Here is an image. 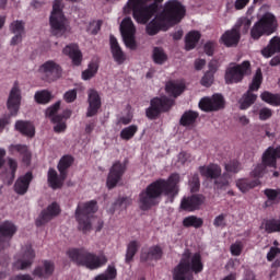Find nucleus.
<instances>
[{
	"label": "nucleus",
	"instance_id": "nucleus-1",
	"mask_svg": "<svg viewBox=\"0 0 280 280\" xmlns=\"http://www.w3.org/2000/svg\"><path fill=\"white\" fill-rule=\"evenodd\" d=\"M179 175L173 173L168 179H156L147 186L145 190H142L139 195L140 209L148 211L152 207L160 203V198L164 195L167 197L168 202L173 203L175 197L179 192L178 188Z\"/></svg>",
	"mask_w": 280,
	"mask_h": 280
},
{
	"label": "nucleus",
	"instance_id": "nucleus-2",
	"mask_svg": "<svg viewBox=\"0 0 280 280\" xmlns=\"http://www.w3.org/2000/svg\"><path fill=\"white\" fill-rule=\"evenodd\" d=\"M186 14L185 7L178 0H168L164 10L147 25L149 36H155L160 31L166 32L177 25Z\"/></svg>",
	"mask_w": 280,
	"mask_h": 280
},
{
	"label": "nucleus",
	"instance_id": "nucleus-3",
	"mask_svg": "<svg viewBox=\"0 0 280 280\" xmlns=\"http://www.w3.org/2000/svg\"><path fill=\"white\" fill-rule=\"evenodd\" d=\"M203 268L201 255L199 253L192 255L186 249L179 264L173 270V280H195L194 273H201Z\"/></svg>",
	"mask_w": 280,
	"mask_h": 280
},
{
	"label": "nucleus",
	"instance_id": "nucleus-4",
	"mask_svg": "<svg viewBox=\"0 0 280 280\" xmlns=\"http://www.w3.org/2000/svg\"><path fill=\"white\" fill-rule=\"evenodd\" d=\"M67 255L78 266H84L90 270H96L107 262V258L104 255L96 256L84 248L70 249Z\"/></svg>",
	"mask_w": 280,
	"mask_h": 280
},
{
	"label": "nucleus",
	"instance_id": "nucleus-5",
	"mask_svg": "<svg viewBox=\"0 0 280 280\" xmlns=\"http://www.w3.org/2000/svg\"><path fill=\"white\" fill-rule=\"evenodd\" d=\"M159 10V4L145 5V0H129L125 13L132 11L133 19L139 24H147Z\"/></svg>",
	"mask_w": 280,
	"mask_h": 280
},
{
	"label": "nucleus",
	"instance_id": "nucleus-6",
	"mask_svg": "<svg viewBox=\"0 0 280 280\" xmlns=\"http://www.w3.org/2000/svg\"><path fill=\"white\" fill-rule=\"evenodd\" d=\"M73 161H74L73 156L69 155V154L63 155L59 160L57 168H58L60 175H58V173H57V171H55V168H49V171L47 173V182H48L49 187L52 190L61 189L63 187V183L68 176L67 171L72 165Z\"/></svg>",
	"mask_w": 280,
	"mask_h": 280
},
{
	"label": "nucleus",
	"instance_id": "nucleus-7",
	"mask_svg": "<svg viewBox=\"0 0 280 280\" xmlns=\"http://www.w3.org/2000/svg\"><path fill=\"white\" fill-rule=\"evenodd\" d=\"M277 27L278 22L276 15L270 12H266L252 27V39L259 40L262 36H271L276 33Z\"/></svg>",
	"mask_w": 280,
	"mask_h": 280
},
{
	"label": "nucleus",
	"instance_id": "nucleus-8",
	"mask_svg": "<svg viewBox=\"0 0 280 280\" xmlns=\"http://www.w3.org/2000/svg\"><path fill=\"white\" fill-rule=\"evenodd\" d=\"M98 210L97 201L92 199L84 203H79L75 210V219L79 223V230L83 233H88L92 230L91 215Z\"/></svg>",
	"mask_w": 280,
	"mask_h": 280
},
{
	"label": "nucleus",
	"instance_id": "nucleus-9",
	"mask_svg": "<svg viewBox=\"0 0 280 280\" xmlns=\"http://www.w3.org/2000/svg\"><path fill=\"white\" fill-rule=\"evenodd\" d=\"M175 105V100L166 95L151 98L150 106L145 109V116L150 120H156L162 114L168 113Z\"/></svg>",
	"mask_w": 280,
	"mask_h": 280
},
{
	"label": "nucleus",
	"instance_id": "nucleus-10",
	"mask_svg": "<svg viewBox=\"0 0 280 280\" xmlns=\"http://www.w3.org/2000/svg\"><path fill=\"white\" fill-rule=\"evenodd\" d=\"M51 34L61 37L67 32V19L62 12V0H55L49 18Z\"/></svg>",
	"mask_w": 280,
	"mask_h": 280
},
{
	"label": "nucleus",
	"instance_id": "nucleus-11",
	"mask_svg": "<svg viewBox=\"0 0 280 280\" xmlns=\"http://www.w3.org/2000/svg\"><path fill=\"white\" fill-rule=\"evenodd\" d=\"M280 159V145L269 147L265 153L262 154V163H259L254 171H252L250 175L254 178H261L266 174L267 166L277 167V160Z\"/></svg>",
	"mask_w": 280,
	"mask_h": 280
},
{
	"label": "nucleus",
	"instance_id": "nucleus-12",
	"mask_svg": "<svg viewBox=\"0 0 280 280\" xmlns=\"http://www.w3.org/2000/svg\"><path fill=\"white\" fill-rule=\"evenodd\" d=\"M252 66L248 60H245L242 63L232 62L225 70V83L228 85L238 84L246 75H249Z\"/></svg>",
	"mask_w": 280,
	"mask_h": 280
},
{
	"label": "nucleus",
	"instance_id": "nucleus-13",
	"mask_svg": "<svg viewBox=\"0 0 280 280\" xmlns=\"http://www.w3.org/2000/svg\"><path fill=\"white\" fill-rule=\"evenodd\" d=\"M199 172L202 177L215 180V185L220 189L229 185V179H226V177H221L222 170L219 164L210 163L209 165H201L199 166Z\"/></svg>",
	"mask_w": 280,
	"mask_h": 280
},
{
	"label": "nucleus",
	"instance_id": "nucleus-14",
	"mask_svg": "<svg viewBox=\"0 0 280 280\" xmlns=\"http://www.w3.org/2000/svg\"><path fill=\"white\" fill-rule=\"evenodd\" d=\"M38 73L42 75L43 81L52 83L61 78L62 68L55 60H47L39 66Z\"/></svg>",
	"mask_w": 280,
	"mask_h": 280
},
{
	"label": "nucleus",
	"instance_id": "nucleus-15",
	"mask_svg": "<svg viewBox=\"0 0 280 280\" xmlns=\"http://www.w3.org/2000/svg\"><path fill=\"white\" fill-rule=\"evenodd\" d=\"M127 171V161H115L109 168V173L106 179V186L109 190L114 189L122 179Z\"/></svg>",
	"mask_w": 280,
	"mask_h": 280
},
{
	"label": "nucleus",
	"instance_id": "nucleus-16",
	"mask_svg": "<svg viewBox=\"0 0 280 280\" xmlns=\"http://www.w3.org/2000/svg\"><path fill=\"white\" fill-rule=\"evenodd\" d=\"M120 33L122 35L126 47L129 48L130 50H136L137 49V42L135 38L136 26L131 18L128 16L122 20L120 25Z\"/></svg>",
	"mask_w": 280,
	"mask_h": 280
},
{
	"label": "nucleus",
	"instance_id": "nucleus-17",
	"mask_svg": "<svg viewBox=\"0 0 280 280\" xmlns=\"http://www.w3.org/2000/svg\"><path fill=\"white\" fill-rule=\"evenodd\" d=\"M225 106V101L222 94H213L212 97H203L199 103L201 110L206 113L218 112L223 109Z\"/></svg>",
	"mask_w": 280,
	"mask_h": 280
},
{
	"label": "nucleus",
	"instance_id": "nucleus-18",
	"mask_svg": "<svg viewBox=\"0 0 280 280\" xmlns=\"http://www.w3.org/2000/svg\"><path fill=\"white\" fill-rule=\"evenodd\" d=\"M21 101H22L21 90L19 88V82L15 81L9 93V98L7 101V107L10 112V116H16L21 106Z\"/></svg>",
	"mask_w": 280,
	"mask_h": 280
},
{
	"label": "nucleus",
	"instance_id": "nucleus-19",
	"mask_svg": "<svg viewBox=\"0 0 280 280\" xmlns=\"http://www.w3.org/2000/svg\"><path fill=\"white\" fill-rule=\"evenodd\" d=\"M18 228L11 221H3L0 225V248L4 249L10 246V241L16 233Z\"/></svg>",
	"mask_w": 280,
	"mask_h": 280
},
{
	"label": "nucleus",
	"instance_id": "nucleus-20",
	"mask_svg": "<svg viewBox=\"0 0 280 280\" xmlns=\"http://www.w3.org/2000/svg\"><path fill=\"white\" fill-rule=\"evenodd\" d=\"M60 207L56 201L50 203L45 210H42L39 217L36 219L35 224L37 228L44 226L49 221H51L55 217L60 214Z\"/></svg>",
	"mask_w": 280,
	"mask_h": 280
},
{
	"label": "nucleus",
	"instance_id": "nucleus-21",
	"mask_svg": "<svg viewBox=\"0 0 280 280\" xmlns=\"http://www.w3.org/2000/svg\"><path fill=\"white\" fill-rule=\"evenodd\" d=\"M205 200L206 197H203V195H191L190 197H184L180 202V209L188 212L199 210Z\"/></svg>",
	"mask_w": 280,
	"mask_h": 280
},
{
	"label": "nucleus",
	"instance_id": "nucleus-22",
	"mask_svg": "<svg viewBox=\"0 0 280 280\" xmlns=\"http://www.w3.org/2000/svg\"><path fill=\"white\" fill-rule=\"evenodd\" d=\"M88 112H86V117L91 118L97 115L98 110L101 109L102 106V100L98 94V92L94 89L89 90L88 94Z\"/></svg>",
	"mask_w": 280,
	"mask_h": 280
},
{
	"label": "nucleus",
	"instance_id": "nucleus-23",
	"mask_svg": "<svg viewBox=\"0 0 280 280\" xmlns=\"http://www.w3.org/2000/svg\"><path fill=\"white\" fill-rule=\"evenodd\" d=\"M35 259V252L31 245L25 246L22 258L13 264V268L16 270H25L30 268Z\"/></svg>",
	"mask_w": 280,
	"mask_h": 280
},
{
	"label": "nucleus",
	"instance_id": "nucleus-24",
	"mask_svg": "<svg viewBox=\"0 0 280 280\" xmlns=\"http://www.w3.org/2000/svg\"><path fill=\"white\" fill-rule=\"evenodd\" d=\"M9 153L13 156L19 154L22 158V162L25 165H30L32 153L30 152V149L26 144H22V143L10 144Z\"/></svg>",
	"mask_w": 280,
	"mask_h": 280
},
{
	"label": "nucleus",
	"instance_id": "nucleus-25",
	"mask_svg": "<svg viewBox=\"0 0 280 280\" xmlns=\"http://www.w3.org/2000/svg\"><path fill=\"white\" fill-rule=\"evenodd\" d=\"M32 180H33V173L28 171L27 173H25V175L18 177L14 184V191L20 196H24L27 192Z\"/></svg>",
	"mask_w": 280,
	"mask_h": 280
},
{
	"label": "nucleus",
	"instance_id": "nucleus-26",
	"mask_svg": "<svg viewBox=\"0 0 280 280\" xmlns=\"http://www.w3.org/2000/svg\"><path fill=\"white\" fill-rule=\"evenodd\" d=\"M163 257V249L161 246L155 245L150 247L148 250H142L140 260L141 262H148V261H159Z\"/></svg>",
	"mask_w": 280,
	"mask_h": 280
},
{
	"label": "nucleus",
	"instance_id": "nucleus-27",
	"mask_svg": "<svg viewBox=\"0 0 280 280\" xmlns=\"http://www.w3.org/2000/svg\"><path fill=\"white\" fill-rule=\"evenodd\" d=\"M55 271V265L52 261L44 260L43 266H38L33 271V275L35 277L42 278V279H48L52 276Z\"/></svg>",
	"mask_w": 280,
	"mask_h": 280
},
{
	"label": "nucleus",
	"instance_id": "nucleus-28",
	"mask_svg": "<svg viewBox=\"0 0 280 280\" xmlns=\"http://www.w3.org/2000/svg\"><path fill=\"white\" fill-rule=\"evenodd\" d=\"M222 43L226 46V47H233V46H237V44L241 40V33L238 28L233 27L230 31H226L222 37H221Z\"/></svg>",
	"mask_w": 280,
	"mask_h": 280
},
{
	"label": "nucleus",
	"instance_id": "nucleus-29",
	"mask_svg": "<svg viewBox=\"0 0 280 280\" xmlns=\"http://www.w3.org/2000/svg\"><path fill=\"white\" fill-rule=\"evenodd\" d=\"M63 54L66 56H69V58L72 60L73 66L79 67L81 66L82 62V52L80 51V49L78 48L77 45H67L63 48Z\"/></svg>",
	"mask_w": 280,
	"mask_h": 280
},
{
	"label": "nucleus",
	"instance_id": "nucleus-30",
	"mask_svg": "<svg viewBox=\"0 0 280 280\" xmlns=\"http://www.w3.org/2000/svg\"><path fill=\"white\" fill-rule=\"evenodd\" d=\"M110 50L115 62H117V65H122L126 60V55L114 35H110Z\"/></svg>",
	"mask_w": 280,
	"mask_h": 280
},
{
	"label": "nucleus",
	"instance_id": "nucleus-31",
	"mask_svg": "<svg viewBox=\"0 0 280 280\" xmlns=\"http://www.w3.org/2000/svg\"><path fill=\"white\" fill-rule=\"evenodd\" d=\"M276 52H280V36L270 39V44L261 50L265 58H271Z\"/></svg>",
	"mask_w": 280,
	"mask_h": 280
},
{
	"label": "nucleus",
	"instance_id": "nucleus-32",
	"mask_svg": "<svg viewBox=\"0 0 280 280\" xmlns=\"http://www.w3.org/2000/svg\"><path fill=\"white\" fill-rule=\"evenodd\" d=\"M15 130L28 138H33L35 136V127L30 121L18 120L15 122Z\"/></svg>",
	"mask_w": 280,
	"mask_h": 280
},
{
	"label": "nucleus",
	"instance_id": "nucleus-33",
	"mask_svg": "<svg viewBox=\"0 0 280 280\" xmlns=\"http://www.w3.org/2000/svg\"><path fill=\"white\" fill-rule=\"evenodd\" d=\"M260 229H264L268 234L280 233V218L279 219H264Z\"/></svg>",
	"mask_w": 280,
	"mask_h": 280
},
{
	"label": "nucleus",
	"instance_id": "nucleus-34",
	"mask_svg": "<svg viewBox=\"0 0 280 280\" xmlns=\"http://www.w3.org/2000/svg\"><path fill=\"white\" fill-rule=\"evenodd\" d=\"M201 34L198 31H190L185 38V48L187 51L195 49L196 45L199 43Z\"/></svg>",
	"mask_w": 280,
	"mask_h": 280
},
{
	"label": "nucleus",
	"instance_id": "nucleus-35",
	"mask_svg": "<svg viewBox=\"0 0 280 280\" xmlns=\"http://www.w3.org/2000/svg\"><path fill=\"white\" fill-rule=\"evenodd\" d=\"M165 91L170 96L178 97L185 91V85L183 83H176L174 81H170L166 83Z\"/></svg>",
	"mask_w": 280,
	"mask_h": 280
},
{
	"label": "nucleus",
	"instance_id": "nucleus-36",
	"mask_svg": "<svg viewBox=\"0 0 280 280\" xmlns=\"http://www.w3.org/2000/svg\"><path fill=\"white\" fill-rule=\"evenodd\" d=\"M259 184H260L259 179L244 178V179H237L236 182L237 188L244 194L259 186Z\"/></svg>",
	"mask_w": 280,
	"mask_h": 280
},
{
	"label": "nucleus",
	"instance_id": "nucleus-37",
	"mask_svg": "<svg viewBox=\"0 0 280 280\" xmlns=\"http://www.w3.org/2000/svg\"><path fill=\"white\" fill-rule=\"evenodd\" d=\"M202 225L203 219L200 217H195V214H190L189 217H185V219H183V226L186 229H201Z\"/></svg>",
	"mask_w": 280,
	"mask_h": 280
},
{
	"label": "nucleus",
	"instance_id": "nucleus-38",
	"mask_svg": "<svg viewBox=\"0 0 280 280\" xmlns=\"http://www.w3.org/2000/svg\"><path fill=\"white\" fill-rule=\"evenodd\" d=\"M139 248H140V244L137 241H132L128 244L127 250H126V259H125V262L127 265L133 261V258L137 255Z\"/></svg>",
	"mask_w": 280,
	"mask_h": 280
},
{
	"label": "nucleus",
	"instance_id": "nucleus-39",
	"mask_svg": "<svg viewBox=\"0 0 280 280\" xmlns=\"http://www.w3.org/2000/svg\"><path fill=\"white\" fill-rule=\"evenodd\" d=\"M153 62L162 66L167 61V55L162 47L155 46L152 52Z\"/></svg>",
	"mask_w": 280,
	"mask_h": 280
},
{
	"label": "nucleus",
	"instance_id": "nucleus-40",
	"mask_svg": "<svg viewBox=\"0 0 280 280\" xmlns=\"http://www.w3.org/2000/svg\"><path fill=\"white\" fill-rule=\"evenodd\" d=\"M198 117L199 114L197 112L186 110L180 118V125L184 127L191 126L196 122Z\"/></svg>",
	"mask_w": 280,
	"mask_h": 280
},
{
	"label": "nucleus",
	"instance_id": "nucleus-41",
	"mask_svg": "<svg viewBox=\"0 0 280 280\" xmlns=\"http://www.w3.org/2000/svg\"><path fill=\"white\" fill-rule=\"evenodd\" d=\"M52 98L51 93L48 90L36 91L34 95V100L39 105L48 104Z\"/></svg>",
	"mask_w": 280,
	"mask_h": 280
},
{
	"label": "nucleus",
	"instance_id": "nucleus-42",
	"mask_svg": "<svg viewBox=\"0 0 280 280\" xmlns=\"http://www.w3.org/2000/svg\"><path fill=\"white\" fill-rule=\"evenodd\" d=\"M261 100L272 106H280V94H273L269 91L261 93Z\"/></svg>",
	"mask_w": 280,
	"mask_h": 280
},
{
	"label": "nucleus",
	"instance_id": "nucleus-43",
	"mask_svg": "<svg viewBox=\"0 0 280 280\" xmlns=\"http://www.w3.org/2000/svg\"><path fill=\"white\" fill-rule=\"evenodd\" d=\"M138 132V126L137 125H130L128 127H125L120 131V138L125 141L131 140L135 135Z\"/></svg>",
	"mask_w": 280,
	"mask_h": 280
},
{
	"label": "nucleus",
	"instance_id": "nucleus-44",
	"mask_svg": "<svg viewBox=\"0 0 280 280\" xmlns=\"http://www.w3.org/2000/svg\"><path fill=\"white\" fill-rule=\"evenodd\" d=\"M97 71H98V65L96 62L92 61L89 63L88 69L82 71V79L84 81H89L95 77Z\"/></svg>",
	"mask_w": 280,
	"mask_h": 280
},
{
	"label": "nucleus",
	"instance_id": "nucleus-45",
	"mask_svg": "<svg viewBox=\"0 0 280 280\" xmlns=\"http://www.w3.org/2000/svg\"><path fill=\"white\" fill-rule=\"evenodd\" d=\"M257 101V95L252 93L250 90L244 95V101L241 102V109H248Z\"/></svg>",
	"mask_w": 280,
	"mask_h": 280
},
{
	"label": "nucleus",
	"instance_id": "nucleus-46",
	"mask_svg": "<svg viewBox=\"0 0 280 280\" xmlns=\"http://www.w3.org/2000/svg\"><path fill=\"white\" fill-rule=\"evenodd\" d=\"M52 124H55L54 130L56 133H62L67 129L66 120H62L61 115L51 117Z\"/></svg>",
	"mask_w": 280,
	"mask_h": 280
},
{
	"label": "nucleus",
	"instance_id": "nucleus-47",
	"mask_svg": "<svg viewBox=\"0 0 280 280\" xmlns=\"http://www.w3.org/2000/svg\"><path fill=\"white\" fill-rule=\"evenodd\" d=\"M10 32L12 34H20V35H24L25 34V23L22 20H15L13 21L10 26Z\"/></svg>",
	"mask_w": 280,
	"mask_h": 280
},
{
	"label": "nucleus",
	"instance_id": "nucleus-48",
	"mask_svg": "<svg viewBox=\"0 0 280 280\" xmlns=\"http://www.w3.org/2000/svg\"><path fill=\"white\" fill-rule=\"evenodd\" d=\"M262 83V71L260 68L257 69L253 82L249 86V92H256L259 90Z\"/></svg>",
	"mask_w": 280,
	"mask_h": 280
},
{
	"label": "nucleus",
	"instance_id": "nucleus-49",
	"mask_svg": "<svg viewBox=\"0 0 280 280\" xmlns=\"http://www.w3.org/2000/svg\"><path fill=\"white\" fill-rule=\"evenodd\" d=\"M225 171L231 174H237L242 171V164L238 160H231L225 163Z\"/></svg>",
	"mask_w": 280,
	"mask_h": 280
},
{
	"label": "nucleus",
	"instance_id": "nucleus-50",
	"mask_svg": "<svg viewBox=\"0 0 280 280\" xmlns=\"http://www.w3.org/2000/svg\"><path fill=\"white\" fill-rule=\"evenodd\" d=\"M252 26V20L248 18H241L238 22L236 23L235 27L240 31L242 28L244 34H247L249 32V28Z\"/></svg>",
	"mask_w": 280,
	"mask_h": 280
},
{
	"label": "nucleus",
	"instance_id": "nucleus-51",
	"mask_svg": "<svg viewBox=\"0 0 280 280\" xmlns=\"http://www.w3.org/2000/svg\"><path fill=\"white\" fill-rule=\"evenodd\" d=\"M265 195L272 202L280 201V190H275L273 188H266Z\"/></svg>",
	"mask_w": 280,
	"mask_h": 280
},
{
	"label": "nucleus",
	"instance_id": "nucleus-52",
	"mask_svg": "<svg viewBox=\"0 0 280 280\" xmlns=\"http://www.w3.org/2000/svg\"><path fill=\"white\" fill-rule=\"evenodd\" d=\"M214 81V73L211 71H207L201 79V85L206 88H210Z\"/></svg>",
	"mask_w": 280,
	"mask_h": 280
},
{
	"label": "nucleus",
	"instance_id": "nucleus-53",
	"mask_svg": "<svg viewBox=\"0 0 280 280\" xmlns=\"http://www.w3.org/2000/svg\"><path fill=\"white\" fill-rule=\"evenodd\" d=\"M189 186L191 188V192H197L200 188V179L198 173H195L192 177L189 179Z\"/></svg>",
	"mask_w": 280,
	"mask_h": 280
},
{
	"label": "nucleus",
	"instance_id": "nucleus-54",
	"mask_svg": "<svg viewBox=\"0 0 280 280\" xmlns=\"http://www.w3.org/2000/svg\"><path fill=\"white\" fill-rule=\"evenodd\" d=\"M132 199L130 197H119L117 201H115V206L121 209H127V207L131 206Z\"/></svg>",
	"mask_w": 280,
	"mask_h": 280
},
{
	"label": "nucleus",
	"instance_id": "nucleus-55",
	"mask_svg": "<svg viewBox=\"0 0 280 280\" xmlns=\"http://www.w3.org/2000/svg\"><path fill=\"white\" fill-rule=\"evenodd\" d=\"M272 117V109L269 107H262L259 109V118L262 121H266Z\"/></svg>",
	"mask_w": 280,
	"mask_h": 280
},
{
	"label": "nucleus",
	"instance_id": "nucleus-56",
	"mask_svg": "<svg viewBox=\"0 0 280 280\" xmlns=\"http://www.w3.org/2000/svg\"><path fill=\"white\" fill-rule=\"evenodd\" d=\"M8 166L11 171V178L14 179L18 171V161L13 158H8Z\"/></svg>",
	"mask_w": 280,
	"mask_h": 280
},
{
	"label": "nucleus",
	"instance_id": "nucleus-57",
	"mask_svg": "<svg viewBox=\"0 0 280 280\" xmlns=\"http://www.w3.org/2000/svg\"><path fill=\"white\" fill-rule=\"evenodd\" d=\"M59 108H60V101H57L55 104H52L46 109V116L54 118L56 116V113L59 110Z\"/></svg>",
	"mask_w": 280,
	"mask_h": 280
},
{
	"label": "nucleus",
	"instance_id": "nucleus-58",
	"mask_svg": "<svg viewBox=\"0 0 280 280\" xmlns=\"http://www.w3.org/2000/svg\"><path fill=\"white\" fill-rule=\"evenodd\" d=\"M63 98L67 103H73L77 100V90L72 89L65 93Z\"/></svg>",
	"mask_w": 280,
	"mask_h": 280
},
{
	"label": "nucleus",
	"instance_id": "nucleus-59",
	"mask_svg": "<svg viewBox=\"0 0 280 280\" xmlns=\"http://www.w3.org/2000/svg\"><path fill=\"white\" fill-rule=\"evenodd\" d=\"M101 26H102V21H97L96 23H91L89 28H88V32L91 34V35H97L98 32L101 31Z\"/></svg>",
	"mask_w": 280,
	"mask_h": 280
},
{
	"label": "nucleus",
	"instance_id": "nucleus-60",
	"mask_svg": "<svg viewBox=\"0 0 280 280\" xmlns=\"http://www.w3.org/2000/svg\"><path fill=\"white\" fill-rule=\"evenodd\" d=\"M243 248H244L243 244L241 242H237L231 246V253L233 256L238 257L241 256Z\"/></svg>",
	"mask_w": 280,
	"mask_h": 280
},
{
	"label": "nucleus",
	"instance_id": "nucleus-61",
	"mask_svg": "<svg viewBox=\"0 0 280 280\" xmlns=\"http://www.w3.org/2000/svg\"><path fill=\"white\" fill-rule=\"evenodd\" d=\"M225 218H226V214H219V217H215L213 221V225L215 228H225L226 226Z\"/></svg>",
	"mask_w": 280,
	"mask_h": 280
},
{
	"label": "nucleus",
	"instance_id": "nucleus-62",
	"mask_svg": "<svg viewBox=\"0 0 280 280\" xmlns=\"http://www.w3.org/2000/svg\"><path fill=\"white\" fill-rule=\"evenodd\" d=\"M107 280H115L117 278V270L114 266H108L107 270L105 273Z\"/></svg>",
	"mask_w": 280,
	"mask_h": 280
},
{
	"label": "nucleus",
	"instance_id": "nucleus-63",
	"mask_svg": "<svg viewBox=\"0 0 280 280\" xmlns=\"http://www.w3.org/2000/svg\"><path fill=\"white\" fill-rule=\"evenodd\" d=\"M278 255H280V248H278V247H271V248H270V252H269L268 255H267V260L271 262V261L275 260V258H276Z\"/></svg>",
	"mask_w": 280,
	"mask_h": 280
},
{
	"label": "nucleus",
	"instance_id": "nucleus-64",
	"mask_svg": "<svg viewBox=\"0 0 280 280\" xmlns=\"http://www.w3.org/2000/svg\"><path fill=\"white\" fill-rule=\"evenodd\" d=\"M205 52L209 57H212L214 55V43L213 42H207L206 43Z\"/></svg>",
	"mask_w": 280,
	"mask_h": 280
}]
</instances>
